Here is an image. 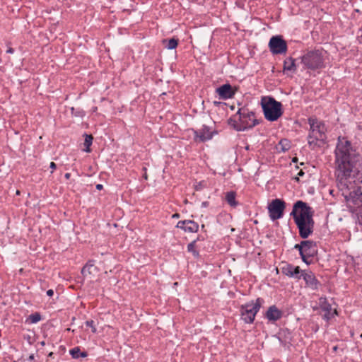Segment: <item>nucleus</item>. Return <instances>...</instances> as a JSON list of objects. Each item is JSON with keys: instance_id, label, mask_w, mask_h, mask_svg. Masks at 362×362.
<instances>
[{"instance_id": "obj_26", "label": "nucleus", "mask_w": 362, "mask_h": 362, "mask_svg": "<svg viewBox=\"0 0 362 362\" xmlns=\"http://www.w3.org/2000/svg\"><path fill=\"white\" fill-rule=\"evenodd\" d=\"M292 269H293L292 270V274H293L292 277H295L298 279H300V277L302 276H301V274L300 275V267L298 266H296V267L293 266Z\"/></svg>"}, {"instance_id": "obj_27", "label": "nucleus", "mask_w": 362, "mask_h": 362, "mask_svg": "<svg viewBox=\"0 0 362 362\" xmlns=\"http://www.w3.org/2000/svg\"><path fill=\"white\" fill-rule=\"evenodd\" d=\"M86 325L88 327H90L91 328V331L93 333H95L97 332L96 327L94 325L93 320H88L86 322Z\"/></svg>"}, {"instance_id": "obj_29", "label": "nucleus", "mask_w": 362, "mask_h": 362, "mask_svg": "<svg viewBox=\"0 0 362 362\" xmlns=\"http://www.w3.org/2000/svg\"><path fill=\"white\" fill-rule=\"evenodd\" d=\"M304 245L303 244V241L300 244H296L294 246L295 249H298L300 252V255H303V250Z\"/></svg>"}, {"instance_id": "obj_46", "label": "nucleus", "mask_w": 362, "mask_h": 362, "mask_svg": "<svg viewBox=\"0 0 362 362\" xmlns=\"http://www.w3.org/2000/svg\"><path fill=\"white\" fill-rule=\"evenodd\" d=\"M360 337L362 338V334H361V336H360Z\"/></svg>"}, {"instance_id": "obj_43", "label": "nucleus", "mask_w": 362, "mask_h": 362, "mask_svg": "<svg viewBox=\"0 0 362 362\" xmlns=\"http://www.w3.org/2000/svg\"><path fill=\"white\" fill-rule=\"evenodd\" d=\"M296 160H297V158H294L293 159V162H296Z\"/></svg>"}, {"instance_id": "obj_12", "label": "nucleus", "mask_w": 362, "mask_h": 362, "mask_svg": "<svg viewBox=\"0 0 362 362\" xmlns=\"http://www.w3.org/2000/svg\"><path fill=\"white\" fill-rule=\"evenodd\" d=\"M301 276L305 281L306 285L313 290L317 289L319 282L312 272L302 271Z\"/></svg>"}, {"instance_id": "obj_1", "label": "nucleus", "mask_w": 362, "mask_h": 362, "mask_svg": "<svg viewBox=\"0 0 362 362\" xmlns=\"http://www.w3.org/2000/svg\"><path fill=\"white\" fill-rule=\"evenodd\" d=\"M360 156L349 141L339 137L335 149L337 185L347 206L352 211L362 215V192L356 187L354 175L358 170Z\"/></svg>"}, {"instance_id": "obj_32", "label": "nucleus", "mask_w": 362, "mask_h": 362, "mask_svg": "<svg viewBox=\"0 0 362 362\" xmlns=\"http://www.w3.org/2000/svg\"><path fill=\"white\" fill-rule=\"evenodd\" d=\"M47 294L49 296H52L54 294V291L52 289H49L47 291Z\"/></svg>"}, {"instance_id": "obj_4", "label": "nucleus", "mask_w": 362, "mask_h": 362, "mask_svg": "<svg viewBox=\"0 0 362 362\" xmlns=\"http://www.w3.org/2000/svg\"><path fill=\"white\" fill-rule=\"evenodd\" d=\"M261 105L264 117L269 121H276L283 114L281 103L272 97H263Z\"/></svg>"}, {"instance_id": "obj_15", "label": "nucleus", "mask_w": 362, "mask_h": 362, "mask_svg": "<svg viewBox=\"0 0 362 362\" xmlns=\"http://www.w3.org/2000/svg\"><path fill=\"white\" fill-rule=\"evenodd\" d=\"M284 70L295 72L296 70L295 59L292 57L286 58L284 62Z\"/></svg>"}, {"instance_id": "obj_38", "label": "nucleus", "mask_w": 362, "mask_h": 362, "mask_svg": "<svg viewBox=\"0 0 362 362\" xmlns=\"http://www.w3.org/2000/svg\"><path fill=\"white\" fill-rule=\"evenodd\" d=\"M202 206H204V207L207 206H208V202H204L202 203Z\"/></svg>"}, {"instance_id": "obj_14", "label": "nucleus", "mask_w": 362, "mask_h": 362, "mask_svg": "<svg viewBox=\"0 0 362 362\" xmlns=\"http://www.w3.org/2000/svg\"><path fill=\"white\" fill-rule=\"evenodd\" d=\"M282 311L276 305H272L268 308L266 317L269 321H276L282 317Z\"/></svg>"}, {"instance_id": "obj_17", "label": "nucleus", "mask_w": 362, "mask_h": 362, "mask_svg": "<svg viewBox=\"0 0 362 362\" xmlns=\"http://www.w3.org/2000/svg\"><path fill=\"white\" fill-rule=\"evenodd\" d=\"M162 42L165 47L168 49H173L177 46L178 40L175 38H171L170 40L165 39L163 40Z\"/></svg>"}, {"instance_id": "obj_8", "label": "nucleus", "mask_w": 362, "mask_h": 362, "mask_svg": "<svg viewBox=\"0 0 362 362\" xmlns=\"http://www.w3.org/2000/svg\"><path fill=\"white\" fill-rule=\"evenodd\" d=\"M286 207L285 202L279 199L272 201L268 206L269 217L272 220L275 221L283 216L284 211Z\"/></svg>"}, {"instance_id": "obj_40", "label": "nucleus", "mask_w": 362, "mask_h": 362, "mask_svg": "<svg viewBox=\"0 0 362 362\" xmlns=\"http://www.w3.org/2000/svg\"><path fill=\"white\" fill-rule=\"evenodd\" d=\"M143 170L144 171V173H146V170H147L146 168V167H144V168H143Z\"/></svg>"}, {"instance_id": "obj_41", "label": "nucleus", "mask_w": 362, "mask_h": 362, "mask_svg": "<svg viewBox=\"0 0 362 362\" xmlns=\"http://www.w3.org/2000/svg\"><path fill=\"white\" fill-rule=\"evenodd\" d=\"M16 194H17V195H19V194H20V191H19V190H17V191H16Z\"/></svg>"}, {"instance_id": "obj_35", "label": "nucleus", "mask_w": 362, "mask_h": 362, "mask_svg": "<svg viewBox=\"0 0 362 362\" xmlns=\"http://www.w3.org/2000/svg\"><path fill=\"white\" fill-rule=\"evenodd\" d=\"M303 175H304V172L302 170H300L299 171V173H298V176H303Z\"/></svg>"}, {"instance_id": "obj_39", "label": "nucleus", "mask_w": 362, "mask_h": 362, "mask_svg": "<svg viewBox=\"0 0 362 362\" xmlns=\"http://www.w3.org/2000/svg\"><path fill=\"white\" fill-rule=\"evenodd\" d=\"M179 217V214H175L173 215V218H178Z\"/></svg>"}, {"instance_id": "obj_7", "label": "nucleus", "mask_w": 362, "mask_h": 362, "mask_svg": "<svg viewBox=\"0 0 362 362\" xmlns=\"http://www.w3.org/2000/svg\"><path fill=\"white\" fill-rule=\"evenodd\" d=\"M264 300L257 298L255 302H252L241 306V317L246 323H252L259 311Z\"/></svg>"}, {"instance_id": "obj_6", "label": "nucleus", "mask_w": 362, "mask_h": 362, "mask_svg": "<svg viewBox=\"0 0 362 362\" xmlns=\"http://www.w3.org/2000/svg\"><path fill=\"white\" fill-rule=\"evenodd\" d=\"M325 52L320 49L310 50L301 57V62L305 68L316 70L325 67Z\"/></svg>"}, {"instance_id": "obj_2", "label": "nucleus", "mask_w": 362, "mask_h": 362, "mask_svg": "<svg viewBox=\"0 0 362 362\" xmlns=\"http://www.w3.org/2000/svg\"><path fill=\"white\" fill-rule=\"evenodd\" d=\"M313 213L312 208L302 201L296 202L293 206L291 216L298 228L299 235L303 239L309 237L313 232Z\"/></svg>"}, {"instance_id": "obj_22", "label": "nucleus", "mask_w": 362, "mask_h": 362, "mask_svg": "<svg viewBox=\"0 0 362 362\" xmlns=\"http://www.w3.org/2000/svg\"><path fill=\"white\" fill-rule=\"evenodd\" d=\"M292 268L293 265L289 264H286L281 267L282 273L285 274L286 276H288L289 277L293 276L292 274Z\"/></svg>"}, {"instance_id": "obj_25", "label": "nucleus", "mask_w": 362, "mask_h": 362, "mask_svg": "<svg viewBox=\"0 0 362 362\" xmlns=\"http://www.w3.org/2000/svg\"><path fill=\"white\" fill-rule=\"evenodd\" d=\"M195 244H196V240L192 241V243H190L188 245L187 249H188L189 252H191L193 253L194 257H198L199 256V252L194 249L195 248Z\"/></svg>"}, {"instance_id": "obj_21", "label": "nucleus", "mask_w": 362, "mask_h": 362, "mask_svg": "<svg viewBox=\"0 0 362 362\" xmlns=\"http://www.w3.org/2000/svg\"><path fill=\"white\" fill-rule=\"evenodd\" d=\"M226 200L231 206H235L237 205V202L235 201V193L234 192H227L226 195Z\"/></svg>"}, {"instance_id": "obj_5", "label": "nucleus", "mask_w": 362, "mask_h": 362, "mask_svg": "<svg viewBox=\"0 0 362 362\" xmlns=\"http://www.w3.org/2000/svg\"><path fill=\"white\" fill-rule=\"evenodd\" d=\"M237 115H238V120L235 118L230 119L229 124H232L238 131H244L252 128L257 123V120L255 118V114L252 112H249L247 109H240Z\"/></svg>"}, {"instance_id": "obj_16", "label": "nucleus", "mask_w": 362, "mask_h": 362, "mask_svg": "<svg viewBox=\"0 0 362 362\" xmlns=\"http://www.w3.org/2000/svg\"><path fill=\"white\" fill-rule=\"evenodd\" d=\"M96 271V267L90 262L87 263L81 270V273L84 276H87Z\"/></svg>"}, {"instance_id": "obj_3", "label": "nucleus", "mask_w": 362, "mask_h": 362, "mask_svg": "<svg viewBox=\"0 0 362 362\" xmlns=\"http://www.w3.org/2000/svg\"><path fill=\"white\" fill-rule=\"evenodd\" d=\"M310 133L308 137V144L312 148L322 147L325 144L326 128L325 124L315 118H309Z\"/></svg>"}, {"instance_id": "obj_30", "label": "nucleus", "mask_w": 362, "mask_h": 362, "mask_svg": "<svg viewBox=\"0 0 362 362\" xmlns=\"http://www.w3.org/2000/svg\"><path fill=\"white\" fill-rule=\"evenodd\" d=\"M186 224H187V220L186 221H180L177 223V227L180 228L181 229H183L185 230Z\"/></svg>"}, {"instance_id": "obj_19", "label": "nucleus", "mask_w": 362, "mask_h": 362, "mask_svg": "<svg viewBox=\"0 0 362 362\" xmlns=\"http://www.w3.org/2000/svg\"><path fill=\"white\" fill-rule=\"evenodd\" d=\"M199 225L193 221L187 220V224L185 231L194 233L198 230Z\"/></svg>"}, {"instance_id": "obj_45", "label": "nucleus", "mask_w": 362, "mask_h": 362, "mask_svg": "<svg viewBox=\"0 0 362 362\" xmlns=\"http://www.w3.org/2000/svg\"><path fill=\"white\" fill-rule=\"evenodd\" d=\"M188 202L187 199L185 200V203L187 204Z\"/></svg>"}, {"instance_id": "obj_11", "label": "nucleus", "mask_w": 362, "mask_h": 362, "mask_svg": "<svg viewBox=\"0 0 362 362\" xmlns=\"http://www.w3.org/2000/svg\"><path fill=\"white\" fill-rule=\"evenodd\" d=\"M215 134H216L215 130H213L206 125H203L201 129L194 131V140L196 141L204 142L212 139Z\"/></svg>"}, {"instance_id": "obj_33", "label": "nucleus", "mask_w": 362, "mask_h": 362, "mask_svg": "<svg viewBox=\"0 0 362 362\" xmlns=\"http://www.w3.org/2000/svg\"><path fill=\"white\" fill-rule=\"evenodd\" d=\"M103 185L101 184H98L96 185V189H98V190H101L103 189Z\"/></svg>"}, {"instance_id": "obj_36", "label": "nucleus", "mask_w": 362, "mask_h": 362, "mask_svg": "<svg viewBox=\"0 0 362 362\" xmlns=\"http://www.w3.org/2000/svg\"><path fill=\"white\" fill-rule=\"evenodd\" d=\"M13 52H14V51H13V49H12V48H9V49L7 50V52H8V53H13Z\"/></svg>"}, {"instance_id": "obj_23", "label": "nucleus", "mask_w": 362, "mask_h": 362, "mask_svg": "<svg viewBox=\"0 0 362 362\" xmlns=\"http://www.w3.org/2000/svg\"><path fill=\"white\" fill-rule=\"evenodd\" d=\"M93 139V138L91 135L85 134V141H84V146H86L85 151H86V152L90 151V146L92 144Z\"/></svg>"}, {"instance_id": "obj_10", "label": "nucleus", "mask_w": 362, "mask_h": 362, "mask_svg": "<svg viewBox=\"0 0 362 362\" xmlns=\"http://www.w3.org/2000/svg\"><path fill=\"white\" fill-rule=\"evenodd\" d=\"M303 244L304 245L303 250V255H301L302 260L307 264H310L308 262V257H313L317 255V250L316 243L311 240H303Z\"/></svg>"}, {"instance_id": "obj_24", "label": "nucleus", "mask_w": 362, "mask_h": 362, "mask_svg": "<svg viewBox=\"0 0 362 362\" xmlns=\"http://www.w3.org/2000/svg\"><path fill=\"white\" fill-rule=\"evenodd\" d=\"M28 320L30 323H37L41 320V315L39 313H35L29 315Z\"/></svg>"}, {"instance_id": "obj_37", "label": "nucleus", "mask_w": 362, "mask_h": 362, "mask_svg": "<svg viewBox=\"0 0 362 362\" xmlns=\"http://www.w3.org/2000/svg\"><path fill=\"white\" fill-rule=\"evenodd\" d=\"M144 178L145 180H148V175H147V173H144V175H143Z\"/></svg>"}, {"instance_id": "obj_9", "label": "nucleus", "mask_w": 362, "mask_h": 362, "mask_svg": "<svg viewBox=\"0 0 362 362\" xmlns=\"http://www.w3.org/2000/svg\"><path fill=\"white\" fill-rule=\"evenodd\" d=\"M269 47L275 54H284L287 51L286 42L281 36H273L269 40Z\"/></svg>"}, {"instance_id": "obj_13", "label": "nucleus", "mask_w": 362, "mask_h": 362, "mask_svg": "<svg viewBox=\"0 0 362 362\" xmlns=\"http://www.w3.org/2000/svg\"><path fill=\"white\" fill-rule=\"evenodd\" d=\"M216 92L219 95L221 98L228 99L232 98L235 92L233 91L232 86L227 83L224 84L216 89Z\"/></svg>"}, {"instance_id": "obj_34", "label": "nucleus", "mask_w": 362, "mask_h": 362, "mask_svg": "<svg viewBox=\"0 0 362 362\" xmlns=\"http://www.w3.org/2000/svg\"><path fill=\"white\" fill-rule=\"evenodd\" d=\"M64 177H66V179H69L71 177V174L67 173L65 174Z\"/></svg>"}, {"instance_id": "obj_18", "label": "nucleus", "mask_w": 362, "mask_h": 362, "mask_svg": "<svg viewBox=\"0 0 362 362\" xmlns=\"http://www.w3.org/2000/svg\"><path fill=\"white\" fill-rule=\"evenodd\" d=\"M70 354L74 358H78L79 357H86L88 356L86 351H81L79 347H75L69 351Z\"/></svg>"}, {"instance_id": "obj_44", "label": "nucleus", "mask_w": 362, "mask_h": 362, "mask_svg": "<svg viewBox=\"0 0 362 362\" xmlns=\"http://www.w3.org/2000/svg\"><path fill=\"white\" fill-rule=\"evenodd\" d=\"M328 307H330V305H328L327 307L325 308L326 310L328 309Z\"/></svg>"}, {"instance_id": "obj_31", "label": "nucleus", "mask_w": 362, "mask_h": 362, "mask_svg": "<svg viewBox=\"0 0 362 362\" xmlns=\"http://www.w3.org/2000/svg\"><path fill=\"white\" fill-rule=\"evenodd\" d=\"M49 167H50V168H52V170H54V169H56L57 165H56V164H55L54 162H51V163H50V165H49Z\"/></svg>"}, {"instance_id": "obj_42", "label": "nucleus", "mask_w": 362, "mask_h": 362, "mask_svg": "<svg viewBox=\"0 0 362 362\" xmlns=\"http://www.w3.org/2000/svg\"><path fill=\"white\" fill-rule=\"evenodd\" d=\"M33 358H34V356H33V355H31V356H30V359H33Z\"/></svg>"}, {"instance_id": "obj_28", "label": "nucleus", "mask_w": 362, "mask_h": 362, "mask_svg": "<svg viewBox=\"0 0 362 362\" xmlns=\"http://www.w3.org/2000/svg\"><path fill=\"white\" fill-rule=\"evenodd\" d=\"M204 187H206V182L205 181L199 182L194 186V189L197 191L201 190L202 189H203Z\"/></svg>"}, {"instance_id": "obj_20", "label": "nucleus", "mask_w": 362, "mask_h": 362, "mask_svg": "<svg viewBox=\"0 0 362 362\" xmlns=\"http://www.w3.org/2000/svg\"><path fill=\"white\" fill-rule=\"evenodd\" d=\"M291 147L290 141L287 139H281L277 146V149L281 151H286Z\"/></svg>"}]
</instances>
